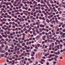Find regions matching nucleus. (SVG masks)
Wrapping results in <instances>:
<instances>
[{"label": "nucleus", "instance_id": "obj_1", "mask_svg": "<svg viewBox=\"0 0 65 65\" xmlns=\"http://www.w3.org/2000/svg\"><path fill=\"white\" fill-rule=\"evenodd\" d=\"M31 56L32 57H33L34 56L35 54V52H31Z\"/></svg>", "mask_w": 65, "mask_h": 65}, {"label": "nucleus", "instance_id": "obj_2", "mask_svg": "<svg viewBox=\"0 0 65 65\" xmlns=\"http://www.w3.org/2000/svg\"><path fill=\"white\" fill-rule=\"evenodd\" d=\"M17 45L19 47H21V48H22V46H21L19 43H17Z\"/></svg>", "mask_w": 65, "mask_h": 65}, {"label": "nucleus", "instance_id": "obj_3", "mask_svg": "<svg viewBox=\"0 0 65 65\" xmlns=\"http://www.w3.org/2000/svg\"><path fill=\"white\" fill-rule=\"evenodd\" d=\"M60 20L62 21H65V19L64 18H62V17H61Z\"/></svg>", "mask_w": 65, "mask_h": 65}, {"label": "nucleus", "instance_id": "obj_4", "mask_svg": "<svg viewBox=\"0 0 65 65\" xmlns=\"http://www.w3.org/2000/svg\"><path fill=\"white\" fill-rule=\"evenodd\" d=\"M7 17L8 18H9V19H11L12 18V17L8 15H7Z\"/></svg>", "mask_w": 65, "mask_h": 65}, {"label": "nucleus", "instance_id": "obj_5", "mask_svg": "<svg viewBox=\"0 0 65 65\" xmlns=\"http://www.w3.org/2000/svg\"><path fill=\"white\" fill-rule=\"evenodd\" d=\"M36 32H37V33L38 34H39V33H40V31H38V29H37V30H36Z\"/></svg>", "mask_w": 65, "mask_h": 65}, {"label": "nucleus", "instance_id": "obj_6", "mask_svg": "<svg viewBox=\"0 0 65 65\" xmlns=\"http://www.w3.org/2000/svg\"><path fill=\"white\" fill-rule=\"evenodd\" d=\"M45 37H46V36L44 35L42 37V39L43 40H45Z\"/></svg>", "mask_w": 65, "mask_h": 65}, {"label": "nucleus", "instance_id": "obj_7", "mask_svg": "<svg viewBox=\"0 0 65 65\" xmlns=\"http://www.w3.org/2000/svg\"><path fill=\"white\" fill-rule=\"evenodd\" d=\"M40 27L42 28H44V25H42V24H41L40 25Z\"/></svg>", "mask_w": 65, "mask_h": 65}, {"label": "nucleus", "instance_id": "obj_8", "mask_svg": "<svg viewBox=\"0 0 65 65\" xmlns=\"http://www.w3.org/2000/svg\"><path fill=\"white\" fill-rule=\"evenodd\" d=\"M40 37V36H37L36 37V39H39V38Z\"/></svg>", "mask_w": 65, "mask_h": 65}, {"label": "nucleus", "instance_id": "obj_9", "mask_svg": "<svg viewBox=\"0 0 65 65\" xmlns=\"http://www.w3.org/2000/svg\"><path fill=\"white\" fill-rule=\"evenodd\" d=\"M55 20H56V23H58V21L57 18H55Z\"/></svg>", "mask_w": 65, "mask_h": 65}, {"label": "nucleus", "instance_id": "obj_10", "mask_svg": "<svg viewBox=\"0 0 65 65\" xmlns=\"http://www.w3.org/2000/svg\"><path fill=\"white\" fill-rule=\"evenodd\" d=\"M45 23V21H43V23L44 24V25H45L46 26V23Z\"/></svg>", "mask_w": 65, "mask_h": 65}, {"label": "nucleus", "instance_id": "obj_11", "mask_svg": "<svg viewBox=\"0 0 65 65\" xmlns=\"http://www.w3.org/2000/svg\"><path fill=\"white\" fill-rule=\"evenodd\" d=\"M50 48L49 49V50H52V45H50L49 46Z\"/></svg>", "mask_w": 65, "mask_h": 65}, {"label": "nucleus", "instance_id": "obj_12", "mask_svg": "<svg viewBox=\"0 0 65 65\" xmlns=\"http://www.w3.org/2000/svg\"><path fill=\"white\" fill-rule=\"evenodd\" d=\"M60 49L62 48V47H63V45L62 44H60Z\"/></svg>", "mask_w": 65, "mask_h": 65}, {"label": "nucleus", "instance_id": "obj_13", "mask_svg": "<svg viewBox=\"0 0 65 65\" xmlns=\"http://www.w3.org/2000/svg\"><path fill=\"white\" fill-rule=\"evenodd\" d=\"M46 22L48 23H50V21L48 19H46Z\"/></svg>", "mask_w": 65, "mask_h": 65}, {"label": "nucleus", "instance_id": "obj_14", "mask_svg": "<svg viewBox=\"0 0 65 65\" xmlns=\"http://www.w3.org/2000/svg\"><path fill=\"white\" fill-rule=\"evenodd\" d=\"M3 50V49H2V47H1V46H0V51L1 52Z\"/></svg>", "mask_w": 65, "mask_h": 65}, {"label": "nucleus", "instance_id": "obj_15", "mask_svg": "<svg viewBox=\"0 0 65 65\" xmlns=\"http://www.w3.org/2000/svg\"><path fill=\"white\" fill-rule=\"evenodd\" d=\"M50 57H54V56H55V54H53V55H52V54L50 55Z\"/></svg>", "mask_w": 65, "mask_h": 65}, {"label": "nucleus", "instance_id": "obj_16", "mask_svg": "<svg viewBox=\"0 0 65 65\" xmlns=\"http://www.w3.org/2000/svg\"><path fill=\"white\" fill-rule=\"evenodd\" d=\"M62 17L63 18H65V14H62Z\"/></svg>", "mask_w": 65, "mask_h": 65}, {"label": "nucleus", "instance_id": "obj_17", "mask_svg": "<svg viewBox=\"0 0 65 65\" xmlns=\"http://www.w3.org/2000/svg\"><path fill=\"white\" fill-rule=\"evenodd\" d=\"M2 6V7L3 8H5L6 7V6H5V5H3Z\"/></svg>", "mask_w": 65, "mask_h": 65}, {"label": "nucleus", "instance_id": "obj_18", "mask_svg": "<svg viewBox=\"0 0 65 65\" xmlns=\"http://www.w3.org/2000/svg\"><path fill=\"white\" fill-rule=\"evenodd\" d=\"M23 42L24 41H23L21 40L20 42V43H21V44H22V43H23Z\"/></svg>", "mask_w": 65, "mask_h": 65}, {"label": "nucleus", "instance_id": "obj_19", "mask_svg": "<svg viewBox=\"0 0 65 65\" xmlns=\"http://www.w3.org/2000/svg\"><path fill=\"white\" fill-rule=\"evenodd\" d=\"M36 25H38V26H39V23L38 22H37L36 23Z\"/></svg>", "mask_w": 65, "mask_h": 65}, {"label": "nucleus", "instance_id": "obj_20", "mask_svg": "<svg viewBox=\"0 0 65 65\" xmlns=\"http://www.w3.org/2000/svg\"><path fill=\"white\" fill-rule=\"evenodd\" d=\"M50 3H51V4H54V2L52 1H50Z\"/></svg>", "mask_w": 65, "mask_h": 65}, {"label": "nucleus", "instance_id": "obj_21", "mask_svg": "<svg viewBox=\"0 0 65 65\" xmlns=\"http://www.w3.org/2000/svg\"><path fill=\"white\" fill-rule=\"evenodd\" d=\"M23 37H25V36H26V34H25V33H23Z\"/></svg>", "mask_w": 65, "mask_h": 65}, {"label": "nucleus", "instance_id": "obj_22", "mask_svg": "<svg viewBox=\"0 0 65 65\" xmlns=\"http://www.w3.org/2000/svg\"><path fill=\"white\" fill-rule=\"evenodd\" d=\"M42 20H43V21H45V19L44 18V17H43L42 18Z\"/></svg>", "mask_w": 65, "mask_h": 65}, {"label": "nucleus", "instance_id": "obj_23", "mask_svg": "<svg viewBox=\"0 0 65 65\" xmlns=\"http://www.w3.org/2000/svg\"><path fill=\"white\" fill-rule=\"evenodd\" d=\"M48 34H50V35L52 34V32H51V31H49L48 32Z\"/></svg>", "mask_w": 65, "mask_h": 65}, {"label": "nucleus", "instance_id": "obj_24", "mask_svg": "<svg viewBox=\"0 0 65 65\" xmlns=\"http://www.w3.org/2000/svg\"><path fill=\"white\" fill-rule=\"evenodd\" d=\"M3 18H6V19L7 18V16H6V15H4L3 16Z\"/></svg>", "mask_w": 65, "mask_h": 65}, {"label": "nucleus", "instance_id": "obj_25", "mask_svg": "<svg viewBox=\"0 0 65 65\" xmlns=\"http://www.w3.org/2000/svg\"><path fill=\"white\" fill-rule=\"evenodd\" d=\"M41 61H42L43 62H45V60L44 59H41Z\"/></svg>", "mask_w": 65, "mask_h": 65}, {"label": "nucleus", "instance_id": "obj_26", "mask_svg": "<svg viewBox=\"0 0 65 65\" xmlns=\"http://www.w3.org/2000/svg\"><path fill=\"white\" fill-rule=\"evenodd\" d=\"M25 25L27 26V25H29V23L28 22H26L25 23Z\"/></svg>", "mask_w": 65, "mask_h": 65}, {"label": "nucleus", "instance_id": "obj_27", "mask_svg": "<svg viewBox=\"0 0 65 65\" xmlns=\"http://www.w3.org/2000/svg\"><path fill=\"white\" fill-rule=\"evenodd\" d=\"M1 40L2 41H5V39H4L3 38H2Z\"/></svg>", "mask_w": 65, "mask_h": 65}, {"label": "nucleus", "instance_id": "obj_28", "mask_svg": "<svg viewBox=\"0 0 65 65\" xmlns=\"http://www.w3.org/2000/svg\"><path fill=\"white\" fill-rule=\"evenodd\" d=\"M24 14L26 16H27V15H28V14L26 13H25Z\"/></svg>", "mask_w": 65, "mask_h": 65}, {"label": "nucleus", "instance_id": "obj_29", "mask_svg": "<svg viewBox=\"0 0 65 65\" xmlns=\"http://www.w3.org/2000/svg\"><path fill=\"white\" fill-rule=\"evenodd\" d=\"M14 56H16V58H18V55H14Z\"/></svg>", "mask_w": 65, "mask_h": 65}, {"label": "nucleus", "instance_id": "obj_30", "mask_svg": "<svg viewBox=\"0 0 65 65\" xmlns=\"http://www.w3.org/2000/svg\"><path fill=\"white\" fill-rule=\"evenodd\" d=\"M45 7L46 9H48V8H49L48 6H45Z\"/></svg>", "mask_w": 65, "mask_h": 65}, {"label": "nucleus", "instance_id": "obj_31", "mask_svg": "<svg viewBox=\"0 0 65 65\" xmlns=\"http://www.w3.org/2000/svg\"><path fill=\"white\" fill-rule=\"evenodd\" d=\"M31 29H32V27H30L29 28L28 31H30V30H31Z\"/></svg>", "mask_w": 65, "mask_h": 65}, {"label": "nucleus", "instance_id": "obj_32", "mask_svg": "<svg viewBox=\"0 0 65 65\" xmlns=\"http://www.w3.org/2000/svg\"><path fill=\"white\" fill-rule=\"evenodd\" d=\"M22 8L23 9H25V7L24 6H23L22 7Z\"/></svg>", "mask_w": 65, "mask_h": 65}, {"label": "nucleus", "instance_id": "obj_33", "mask_svg": "<svg viewBox=\"0 0 65 65\" xmlns=\"http://www.w3.org/2000/svg\"><path fill=\"white\" fill-rule=\"evenodd\" d=\"M49 8L51 10H53V8L52 7H50Z\"/></svg>", "mask_w": 65, "mask_h": 65}, {"label": "nucleus", "instance_id": "obj_34", "mask_svg": "<svg viewBox=\"0 0 65 65\" xmlns=\"http://www.w3.org/2000/svg\"><path fill=\"white\" fill-rule=\"evenodd\" d=\"M55 6V5L53 4H52L51 5L52 7H54Z\"/></svg>", "mask_w": 65, "mask_h": 65}, {"label": "nucleus", "instance_id": "obj_35", "mask_svg": "<svg viewBox=\"0 0 65 65\" xmlns=\"http://www.w3.org/2000/svg\"><path fill=\"white\" fill-rule=\"evenodd\" d=\"M4 43H5V44L6 45V44H7V42H6V41H5L4 42Z\"/></svg>", "mask_w": 65, "mask_h": 65}, {"label": "nucleus", "instance_id": "obj_36", "mask_svg": "<svg viewBox=\"0 0 65 65\" xmlns=\"http://www.w3.org/2000/svg\"><path fill=\"white\" fill-rule=\"evenodd\" d=\"M39 13H42V12L41 10H39Z\"/></svg>", "mask_w": 65, "mask_h": 65}, {"label": "nucleus", "instance_id": "obj_37", "mask_svg": "<svg viewBox=\"0 0 65 65\" xmlns=\"http://www.w3.org/2000/svg\"><path fill=\"white\" fill-rule=\"evenodd\" d=\"M19 11H20V12H22V10L21 9H20L19 10Z\"/></svg>", "mask_w": 65, "mask_h": 65}, {"label": "nucleus", "instance_id": "obj_38", "mask_svg": "<svg viewBox=\"0 0 65 65\" xmlns=\"http://www.w3.org/2000/svg\"><path fill=\"white\" fill-rule=\"evenodd\" d=\"M14 2V1L13 0H12L11 1V3H13Z\"/></svg>", "mask_w": 65, "mask_h": 65}, {"label": "nucleus", "instance_id": "obj_39", "mask_svg": "<svg viewBox=\"0 0 65 65\" xmlns=\"http://www.w3.org/2000/svg\"><path fill=\"white\" fill-rule=\"evenodd\" d=\"M1 46L3 48L4 47V45L3 44L1 45Z\"/></svg>", "mask_w": 65, "mask_h": 65}, {"label": "nucleus", "instance_id": "obj_40", "mask_svg": "<svg viewBox=\"0 0 65 65\" xmlns=\"http://www.w3.org/2000/svg\"><path fill=\"white\" fill-rule=\"evenodd\" d=\"M55 57L56 58H58V56L57 55H55Z\"/></svg>", "mask_w": 65, "mask_h": 65}, {"label": "nucleus", "instance_id": "obj_41", "mask_svg": "<svg viewBox=\"0 0 65 65\" xmlns=\"http://www.w3.org/2000/svg\"><path fill=\"white\" fill-rule=\"evenodd\" d=\"M6 5H9V3H6Z\"/></svg>", "mask_w": 65, "mask_h": 65}, {"label": "nucleus", "instance_id": "obj_42", "mask_svg": "<svg viewBox=\"0 0 65 65\" xmlns=\"http://www.w3.org/2000/svg\"><path fill=\"white\" fill-rule=\"evenodd\" d=\"M1 15H2V16H3V15H5V14L4 13H2L1 14Z\"/></svg>", "mask_w": 65, "mask_h": 65}, {"label": "nucleus", "instance_id": "obj_43", "mask_svg": "<svg viewBox=\"0 0 65 65\" xmlns=\"http://www.w3.org/2000/svg\"><path fill=\"white\" fill-rule=\"evenodd\" d=\"M41 9L42 10H44V7H42L41 8Z\"/></svg>", "mask_w": 65, "mask_h": 65}, {"label": "nucleus", "instance_id": "obj_44", "mask_svg": "<svg viewBox=\"0 0 65 65\" xmlns=\"http://www.w3.org/2000/svg\"><path fill=\"white\" fill-rule=\"evenodd\" d=\"M9 5H11L12 4H11V3H10V2H9Z\"/></svg>", "mask_w": 65, "mask_h": 65}, {"label": "nucleus", "instance_id": "obj_45", "mask_svg": "<svg viewBox=\"0 0 65 65\" xmlns=\"http://www.w3.org/2000/svg\"><path fill=\"white\" fill-rule=\"evenodd\" d=\"M24 38H25V37H23V38H22V40H24L25 39Z\"/></svg>", "mask_w": 65, "mask_h": 65}, {"label": "nucleus", "instance_id": "obj_46", "mask_svg": "<svg viewBox=\"0 0 65 65\" xmlns=\"http://www.w3.org/2000/svg\"><path fill=\"white\" fill-rule=\"evenodd\" d=\"M57 47L58 48V49L59 50V45H57Z\"/></svg>", "mask_w": 65, "mask_h": 65}, {"label": "nucleus", "instance_id": "obj_47", "mask_svg": "<svg viewBox=\"0 0 65 65\" xmlns=\"http://www.w3.org/2000/svg\"><path fill=\"white\" fill-rule=\"evenodd\" d=\"M54 59L55 60V61H57V58H56L54 57Z\"/></svg>", "mask_w": 65, "mask_h": 65}, {"label": "nucleus", "instance_id": "obj_48", "mask_svg": "<svg viewBox=\"0 0 65 65\" xmlns=\"http://www.w3.org/2000/svg\"><path fill=\"white\" fill-rule=\"evenodd\" d=\"M3 19L4 21H6V19H5V18H3Z\"/></svg>", "mask_w": 65, "mask_h": 65}, {"label": "nucleus", "instance_id": "obj_49", "mask_svg": "<svg viewBox=\"0 0 65 65\" xmlns=\"http://www.w3.org/2000/svg\"><path fill=\"white\" fill-rule=\"evenodd\" d=\"M36 19H38L39 17L38 16H37L36 17Z\"/></svg>", "mask_w": 65, "mask_h": 65}, {"label": "nucleus", "instance_id": "obj_50", "mask_svg": "<svg viewBox=\"0 0 65 65\" xmlns=\"http://www.w3.org/2000/svg\"><path fill=\"white\" fill-rule=\"evenodd\" d=\"M58 11H60V10H61V9L60 8H58Z\"/></svg>", "mask_w": 65, "mask_h": 65}, {"label": "nucleus", "instance_id": "obj_51", "mask_svg": "<svg viewBox=\"0 0 65 65\" xmlns=\"http://www.w3.org/2000/svg\"><path fill=\"white\" fill-rule=\"evenodd\" d=\"M10 52H11L10 50L9 49H8V52L9 53H10Z\"/></svg>", "mask_w": 65, "mask_h": 65}, {"label": "nucleus", "instance_id": "obj_52", "mask_svg": "<svg viewBox=\"0 0 65 65\" xmlns=\"http://www.w3.org/2000/svg\"><path fill=\"white\" fill-rule=\"evenodd\" d=\"M15 22H18V20H15Z\"/></svg>", "mask_w": 65, "mask_h": 65}, {"label": "nucleus", "instance_id": "obj_53", "mask_svg": "<svg viewBox=\"0 0 65 65\" xmlns=\"http://www.w3.org/2000/svg\"><path fill=\"white\" fill-rule=\"evenodd\" d=\"M22 18H26V16H25V15L23 16L22 17Z\"/></svg>", "mask_w": 65, "mask_h": 65}, {"label": "nucleus", "instance_id": "obj_54", "mask_svg": "<svg viewBox=\"0 0 65 65\" xmlns=\"http://www.w3.org/2000/svg\"><path fill=\"white\" fill-rule=\"evenodd\" d=\"M39 31H40V32H42V29H39Z\"/></svg>", "mask_w": 65, "mask_h": 65}, {"label": "nucleus", "instance_id": "obj_55", "mask_svg": "<svg viewBox=\"0 0 65 65\" xmlns=\"http://www.w3.org/2000/svg\"><path fill=\"white\" fill-rule=\"evenodd\" d=\"M15 8L16 9H19V7H16Z\"/></svg>", "mask_w": 65, "mask_h": 65}, {"label": "nucleus", "instance_id": "obj_56", "mask_svg": "<svg viewBox=\"0 0 65 65\" xmlns=\"http://www.w3.org/2000/svg\"><path fill=\"white\" fill-rule=\"evenodd\" d=\"M8 22H10L11 21V20L10 19H8Z\"/></svg>", "mask_w": 65, "mask_h": 65}, {"label": "nucleus", "instance_id": "obj_57", "mask_svg": "<svg viewBox=\"0 0 65 65\" xmlns=\"http://www.w3.org/2000/svg\"><path fill=\"white\" fill-rule=\"evenodd\" d=\"M12 58L13 59H15V57H14V56H13L12 57Z\"/></svg>", "mask_w": 65, "mask_h": 65}, {"label": "nucleus", "instance_id": "obj_58", "mask_svg": "<svg viewBox=\"0 0 65 65\" xmlns=\"http://www.w3.org/2000/svg\"><path fill=\"white\" fill-rule=\"evenodd\" d=\"M11 15H12V17H13V16H14V14H13V13H12L11 14Z\"/></svg>", "mask_w": 65, "mask_h": 65}, {"label": "nucleus", "instance_id": "obj_59", "mask_svg": "<svg viewBox=\"0 0 65 65\" xmlns=\"http://www.w3.org/2000/svg\"><path fill=\"white\" fill-rule=\"evenodd\" d=\"M6 25H7V26L9 25V23H6Z\"/></svg>", "mask_w": 65, "mask_h": 65}, {"label": "nucleus", "instance_id": "obj_60", "mask_svg": "<svg viewBox=\"0 0 65 65\" xmlns=\"http://www.w3.org/2000/svg\"><path fill=\"white\" fill-rule=\"evenodd\" d=\"M52 46H54V43H52Z\"/></svg>", "mask_w": 65, "mask_h": 65}, {"label": "nucleus", "instance_id": "obj_61", "mask_svg": "<svg viewBox=\"0 0 65 65\" xmlns=\"http://www.w3.org/2000/svg\"><path fill=\"white\" fill-rule=\"evenodd\" d=\"M13 35H15V32H13Z\"/></svg>", "mask_w": 65, "mask_h": 65}, {"label": "nucleus", "instance_id": "obj_62", "mask_svg": "<svg viewBox=\"0 0 65 65\" xmlns=\"http://www.w3.org/2000/svg\"><path fill=\"white\" fill-rule=\"evenodd\" d=\"M10 7L11 8H13V5H11Z\"/></svg>", "mask_w": 65, "mask_h": 65}, {"label": "nucleus", "instance_id": "obj_63", "mask_svg": "<svg viewBox=\"0 0 65 65\" xmlns=\"http://www.w3.org/2000/svg\"><path fill=\"white\" fill-rule=\"evenodd\" d=\"M25 7H27V6H28V5L26 4H25Z\"/></svg>", "mask_w": 65, "mask_h": 65}, {"label": "nucleus", "instance_id": "obj_64", "mask_svg": "<svg viewBox=\"0 0 65 65\" xmlns=\"http://www.w3.org/2000/svg\"><path fill=\"white\" fill-rule=\"evenodd\" d=\"M8 52H6V54H5L7 55V56H8Z\"/></svg>", "mask_w": 65, "mask_h": 65}]
</instances>
